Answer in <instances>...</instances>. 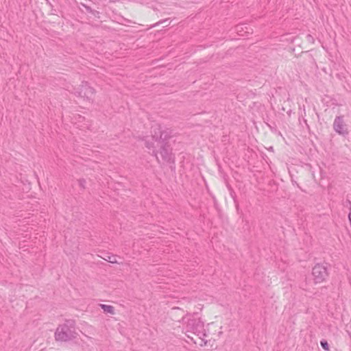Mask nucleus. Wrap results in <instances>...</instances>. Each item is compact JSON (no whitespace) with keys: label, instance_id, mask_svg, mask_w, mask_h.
I'll return each instance as SVG.
<instances>
[{"label":"nucleus","instance_id":"423d86ee","mask_svg":"<svg viewBox=\"0 0 351 351\" xmlns=\"http://www.w3.org/2000/svg\"><path fill=\"white\" fill-rule=\"evenodd\" d=\"M333 130L338 134L342 136H347L349 134V130L347 125L343 120V116H337L333 122Z\"/></svg>","mask_w":351,"mask_h":351},{"label":"nucleus","instance_id":"1a4fd4ad","mask_svg":"<svg viewBox=\"0 0 351 351\" xmlns=\"http://www.w3.org/2000/svg\"><path fill=\"white\" fill-rule=\"evenodd\" d=\"M145 147L149 149V150H152V155L154 156L156 159L158 160V151L157 149H156L155 146H154V143L153 142H149V141H145Z\"/></svg>","mask_w":351,"mask_h":351},{"label":"nucleus","instance_id":"4468645a","mask_svg":"<svg viewBox=\"0 0 351 351\" xmlns=\"http://www.w3.org/2000/svg\"><path fill=\"white\" fill-rule=\"evenodd\" d=\"M86 183V180L84 178H80L78 180V184L82 189H85Z\"/></svg>","mask_w":351,"mask_h":351},{"label":"nucleus","instance_id":"ddd939ff","mask_svg":"<svg viewBox=\"0 0 351 351\" xmlns=\"http://www.w3.org/2000/svg\"><path fill=\"white\" fill-rule=\"evenodd\" d=\"M320 345L322 346V348L326 350V351H328L329 350V344L327 342L326 340L325 339H322L321 341H320Z\"/></svg>","mask_w":351,"mask_h":351},{"label":"nucleus","instance_id":"9b49d317","mask_svg":"<svg viewBox=\"0 0 351 351\" xmlns=\"http://www.w3.org/2000/svg\"><path fill=\"white\" fill-rule=\"evenodd\" d=\"M169 19H165L163 20H160V21L157 22L154 25H153L152 27H155L159 25L160 24H165L166 27L169 26L170 25V22H169Z\"/></svg>","mask_w":351,"mask_h":351},{"label":"nucleus","instance_id":"9d476101","mask_svg":"<svg viewBox=\"0 0 351 351\" xmlns=\"http://www.w3.org/2000/svg\"><path fill=\"white\" fill-rule=\"evenodd\" d=\"M101 308L106 313H108L110 314H114V308L112 306L107 305V304H100Z\"/></svg>","mask_w":351,"mask_h":351},{"label":"nucleus","instance_id":"f8f14e48","mask_svg":"<svg viewBox=\"0 0 351 351\" xmlns=\"http://www.w3.org/2000/svg\"><path fill=\"white\" fill-rule=\"evenodd\" d=\"M104 259L111 263H117V258L114 255H108L107 258H104Z\"/></svg>","mask_w":351,"mask_h":351},{"label":"nucleus","instance_id":"7ed1b4c3","mask_svg":"<svg viewBox=\"0 0 351 351\" xmlns=\"http://www.w3.org/2000/svg\"><path fill=\"white\" fill-rule=\"evenodd\" d=\"M312 275L315 284L324 282L328 276L327 263H317L312 269Z\"/></svg>","mask_w":351,"mask_h":351},{"label":"nucleus","instance_id":"6e6552de","mask_svg":"<svg viewBox=\"0 0 351 351\" xmlns=\"http://www.w3.org/2000/svg\"><path fill=\"white\" fill-rule=\"evenodd\" d=\"M79 8L82 12H85L88 14H90L95 18L99 19L100 17L99 12L93 9L89 3H80Z\"/></svg>","mask_w":351,"mask_h":351},{"label":"nucleus","instance_id":"20e7f679","mask_svg":"<svg viewBox=\"0 0 351 351\" xmlns=\"http://www.w3.org/2000/svg\"><path fill=\"white\" fill-rule=\"evenodd\" d=\"M74 94L76 96L82 97L87 100H93L95 95V89L90 86L88 82H82V84L77 87L74 88Z\"/></svg>","mask_w":351,"mask_h":351},{"label":"nucleus","instance_id":"f03ea898","mask_svg":"<svg viewBox=\"0 0 351 351\" xmlns=\"http://www.w3.org/2000/svg\"><path fill=\"white\" fill-rule=\"evenodd\" d=\"M152 137L156 142L160 144L169 143L167 141L173 136V131L170 128L162 127L159 124L152 126Z\"/></svg>","mask_w":351,"mask_h":351},{"label":"nucleus","instance_id":"0eeeda50","mask_svg":"<svg viewBox=\"0 0 351 351\" xmlns=\"http://www.w3.org/2000/svg\"><path fill=\"white\" fill-rule=\"evenodd\" d=\"M160 154L162 160L167 162H174V158L172 156L171 149L169 143L160 144Z\"/></svg>","mask_w":351,"mask_h":351},{"label":"nucleus","instance_id":"2eb2a0df","mask_svg":"<svg viewBox=\"0 0 351 351\" xmlns=\"http://www.w3.org/2000/svg\"><path fill=\"white\" fill-rule=\"evenodd\" d=\"M307 38H308V41H312V40H313V36H312L311 35H310V34H308V35H307Z\"/></svg>","mask_w":351,"mask_h":351},{"label":"nucleus","instance_id":"39448f33","mask_svg":"<svg viewBox=\"0 0 351 351\" xmlns=\"http://www.w3.org/2000/svg\"><path fill=\"white\" fill-rule=\"evenodd\" d=\"M186 327L198 336H206L204 322L199 318L189 319Z\"/></svg>","mask_w":351,"mask_h":351},{"label":"nucleus","instance_id":"f257e3e1","mask_svg":"<svg viewBox=\"0 0 351 351\" xmlns=\"http://www.w3.org/2000/svg\"><path fill=\"white\" fill-rule=\"evenodd\" d=\"M75 324L73 320H66L56 330L55 339L57 341H69L77 337Z\"/></svg>","mask_w":351,"mask_h":351}]
</instances>
